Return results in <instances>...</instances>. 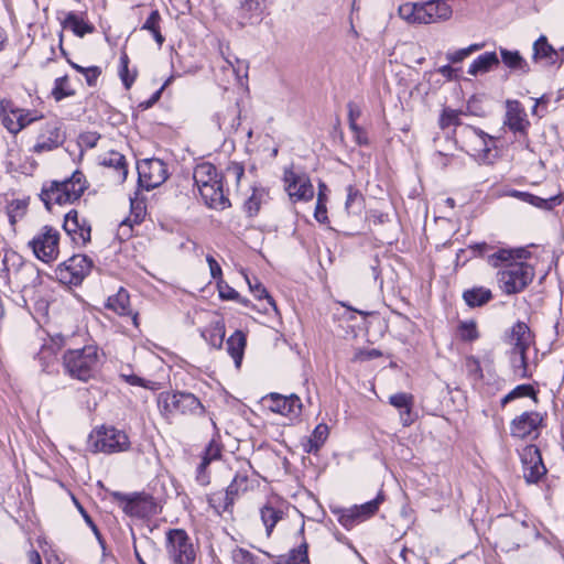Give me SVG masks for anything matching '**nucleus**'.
Segmentation results:
<instances>
[{
  "label": "nucleus",
  "mask_w": 564,
  "mask_h": 564,
  "mask_svg": "<svg viewBox=\"0 0 564 564\" xmlns=\"http://www.w3.org/2000/svg\"><path fill=\"white\" fill-rule=\"evenodd\" d=\"M232 564H261L259 557H257L250 551L236 546L231 551Z\"/></svg>",
  "instance_id": "45"
},
{
  "label": "nucleus",
  "mask_w": 564,
  "mask_h": 564,
  "mask_svg": "<svg viewBox=\"0 0 564 564\" xmlns=\"http://www.w3.org/2000/svg\"><path fill=\"white\" fill-rule=\"evenodd\" d=\"M101 70L98 66H91L85 68V73L83 75L85 76V79L89 86H95L98 77L100 76Z\"/></svg>",
  "instance_id": "64"
},
{
  "label": "nucleus",
  "mask_w": 564,
  "mask_h": 564,
  "mask_svg": "<svg viewBox=\"0 0 564 564\" xmlns=\"http://www.w3.org/2000/svg\"><path fill=\"white\" fill-rule=\"evenodd\" d=\"M223 456V446L220 443H218L216 440H212L203 452L202 455V462L197 467V475L196 479L197 481L205 486L209 484V477L206 474L207 467L210 463L219 460Z\"/></svg>",
  "instance_id": "22"
},
{
  "label": "nucleus",
  "mask_w": 564,
  "mask_h": 564,
  "mask_svg": "<svg viewBox=\"0 0 564 564\" xmlns=\"http://www.w3.org/2000/svg\"><path fill=\"white\" fill-rule=\"evenodd\" d=\"M485 46L484 43H475L469 45L468 47L457 50L455 52L446 53V59L449 63L457 64L463 62L466 57H468L471 53L481 50Z\"/></svg>",
  "instance_id": "44"
},
{
  "label": "nucleus",
  "mask_w": 564,
  "mask_h": 564,
  "mask_svg": "<svg viewBox=\"0 0 564 564\" xmlns=\"http://www.w3.org/2000/svg\"><path fill=\"white\" fill-rule=\"evenodd\" d=\"M285 189L296 200H310L314 196L313 185L305 174H296L292 169L284 171Z\"/></svg>",
  "instance_id": "18"
},
{
  "label": "nucleus",
  "mask_w": 564,
  "mask_h": 564,
  "mask_svg": "<svg viewBox=\"0 0 564 564\" xmlns=\"http://www.w3.org/2000/svg\"><path fill=\"white\" fill-rule=\"evenodd\" d=\"M0 117L4 128L12 134L19 133L40 118L31 110L17 107L10 99L0 101Z\"/></svg>",
  "instance_id": "10"
},
{
  "label": "nucleus",
  "mask_w": 564,
  "mask_h": 564,
  "mask_svg": "<svg viewBox=\"0 0 564 564\" xmlns=\"http://www.w3.org/2000/svg\"><path fill=\"white\" fill-rule=\"evenodd\" d=\"M314 216L318 223L324 224L327 220V209H326V204L323 200L322 192H319V194H318Z\"/></svg>",
  "instance_id": "63"
},
{
  "label": "nucleus",
  "mask_w": 564,
  "mask_h": 564,
  "mask_svg": "<svg viewBox=\"0 0 564 564\" xmlns=\"http://www.w3.org/2000/svg\"><path fill=\"white\" fill-rule=\"evenodd\" d=\"M248 475L246 473L238 471L230 485L227 487L229 494L237 496L239 491H245L248 487Z\"/></svg>",
  "instance_id": "56"
},
{
  "label": "nucleus",
  "mask_w": 564,
  "mask_h": 564,
  "mask_svg": "<svg viewBox=\"0 0 564 564\" xmlns=\"http://www.w3.org/2000/svg\"><path fill=\"white\" fill-rule=\"evenodd\" d=\"M139 185L147 189H153L163 184L167 178V169L160 159H144L138 163Z\"/></svg>",
  "instance_id": "13"
},
{
  "label": "nucleus",
  "mask_w": 564,
  "mask_h": 564,
  "mask_svg": "<svg viewBox=\"0 0 564 564\" xmlns=\"http://www.w3.org/2000/svg\"><path fill=\"white\" fill-rule=\"evenodd\" d=\"M499 53L503 65L510 70L520 72L521 74H528L530 72L528 62L519 51H510L505 47H500Z\"/></svg>",
  "instance_id": "30"
},
{
  "label": "nucleus",
  "mask_w": 564,
  "mask_h": 564,
  "mask_svg": "<svg viewBox=\"0 0 564 564\" xmlns=\"http://www.w3.org/2000/svg\"><path fill=\"white\" fill-rule=\"evenodd\" d=\"M347 108L349 128H356L357 119L361 116V108L354 101H349Z\"/></svg>",
  "instance_id": "62"
},
{
  "label": "nucleus",
  "mask_w": 564,
  "mask_h": 564,
  "mask_svg": "<svg viewBox=\"0 0 564 564\" xmlns=\"http://www.w3.org/2000/svg\"><path fill=\"white\" fill-rule=\"evenodd\" d=\"M100 362L99 350L95 345L68 349L63 355L65 372L73 379L86 382L94 378Z\"/></svg>",
  "instance_id": "4"
},
{
  "label": "nucleus",
  "mask_w": 564,
  "mask_h": 564,
  "mask_svg": "<svg viewBox=\"0 0 564 564\" xmlns=\"http://www.w3.org/2000/svg\"><path fill=\"white\" fill-rule=\"evenodd\" d=\"M389 403L399 410L400 421L403 426H410L415 415L412 412L414 405V397L410 393L399 392L390 395Z\"/></svg>",
  "instance_id": "23"
},
{
  "label": "nucleus",
  "mask_w": 564,
  "mask_h": 564,
  "mask_svg": "<svg viewBox=\"0 0 564 564\" xmlns=\"http://www.w3.org/2000/svg\"><path fill=\"white\" fill-rule=\"evenodd\" d=\"M263 196H264L263 191H257V189L253 191L252 195L246 202V208L250 215H254L259 212Z\"/></svg>",
  "instance_id": "57"
},
{
  "label": "nucleus",
  "mask_w": 564,
  "mask_h": 564,
  "mask_svg": "<svg viewBox=\"0 0 564 564\" xmlns=\"http://www.w3.org/2000/svg\"><path fill=\"white\" fill-rule=\"evenodd\" d=\"M246 280H247V283L249 285V289L251 291V293L259 300L261 299H267L268 300V303L275 307V303L273 301V299L269 295V293L267 292L265 288L257 280V279H253L250 280L248 276H246Z\"/></svg>",
  "instance_id": "54"
},
{
  "label": "nucleus",
  "mask_w": 564,
  "mask_h": 564,
  "mask_svg": "<svg viewBox=\"0 0 564 564\" xmlns=\"http://www.w3.org/2000/svg\"><path fill=\"white\" fill-rule=\"evenodd\" d=\"M225 337V325L221 322H216L213 327V334L210 335L209 343L214 347H221Z\"/></svg>",
  "instance_id": "60"
},
{
  "label": "nucleus",
  "mask_w": 564,
  "mask_h": 564,
  "mask_svg": "<svg viewBox=\"0 0 564 564\" xmlns=\"http://www.w3.org/2000/svg\"><path fill=\"white\" fill-rule=\"evenodd\" d=\"M364 196L358 188L354 185H349L347 187V198L345 203V208L348 214L357 215L364 208Z\"/></svg>",
  "instance_id": "41"
},
{
  "label": "nucleus",
  "mask_w": 564,
  "mask_h": 564,
  "mask_svg": "<svg viewBox=\"0 0 564 564\" xmlns=\"http://www.w3.org/2000/svg\"><path fill=\"white\" fill-rule=\"evenodd\" d=\"M120 377L129 384L131 386H140L145 389L153 390L155 389V383L149 380H145L137 375L130 373H121Z\"/></svg>",
  "instance_id": "59"
},
{
  "label": "nucleus",
  "mask_w": 564,
  "mask_h": 564,
  "mask_svg": "<svg viewBox=\"0 0 564 564\" xmlns=\"http://www.w3.org/2000/svg\"><path fill=\"white\" fill-rule=\"evenodd\" d=\"M382 499L380 496H378L376 499H372L368 502H365L359 506H354V509L358 510V518L360 522L369 519L372 517L379 509V505L381 503Z\"/></svg>",
  "instance_id": "46"
},
{
  "label": "nucleus",
  "mask_w": 564,
  "mask_h": 564,
  "mask_svg": "<svg viewBox=\"0 0 564 564\" xmlns=\"http://www.w3.org/2000/svg\"><path fill=\"white\" fill-rule=\"evenodd\" d=\"M260 516L262 523L265 527L267 535L270 536L275 524L283 518V512L271 506H264L260 510Z\"/></svg>",
  "instance_id": "40"
},
{
  "label": "nucleus",
  "mask_w": 564,
  "mask_h": 564,
  "mask_svg": "<svg viewBox=\"0 0 564 564\" xmlns=\"http://www.w3.org/2000/svg\"><path fill=\"white\" fill-rule=\"evenodd\" d=\"M236 496L234 494H229V490L226 488L224 491H217L208 496L207 501L209 507L217 513L221 514L226 511H229L234 505Z\"/></svg>",
  "instance_id": "33"
},
{
  "label": "nucleus",
  "mask_w": 564,
  "mask_h": 564,
  "mask_svg": "<svg viewBox=\"0 0 564 564\" xmlns=\"http://www.w3.org/2000/svg\"><path fill=\"white\" fill-rule=\"evenodd\" d=\"M459 336L463 340L473 341L479 337L477 325L474 321L460 322L458 326Z\"/></svg>",
  "instance_id": "51"
},
{
  "label": "nucleus",
  "mask_w": 564,
  "mask_h": 564,
  "mask_svg": "<svg viewBox=\"0 0 564 564\" xmlns=\"http://www.w3.org/2000/svg\"><path fill=\"white\" fill-rule=\"evenodd\" d=\"M58 230L51 226H44L33 239L30 240L29 246L39 260L50 263L56 260L58 256Z\"/></svg>",
  "instance_id": "9"
},
{
  "label": "nucleus",
  "mask_w": 564,
  "mask_h": 564,
  "mask_svg": "<svg viewBox=\"0 0 564 564\" xmlns=\"http://www.w3.org/2000/svg\"><path fill=\"white\" fill-rule=\"evenodd\" d=\"M63 228L77 246H86L90 241V223L75 209L65 215Z\"/></svg>",
  "instance_id": "17"
},
{
  "label": "nucleus",
  "mask_w": 564,
  "mask_h": 564,
  "mask_svg": "<svg viewBox=\"0 0 564 564\" xmlns=\"http://www.w3.org/2000/svg\"><path fill=\"white\" fill-rule=\"evenodd\" d=\"M500 59L496 52H486L479 55L469 65L467 73L470 76H477L478 74H486L491 69L498 67Z\"/></svg>",
  "instance_id": "29"
},
{
  "label": "nucleus",
  "mask_w": 564,
  "mask_h": 564,
  "mask_svg": "<svg viewBox=\"0 0 564 564\" xmlns=\"http://www.w3.org/2000/svg\"><path fill=\"white\" fill-rule=\"evenodd\" d=\"M269 409L285 416H297L301 413L302 403L297 395L284 397L272 393L269 398Z\"/></svg>",
  "instance_id": "20"
},
{
  "label": "nucleus",
  "mask_w": 564,
  "mask_h": 564,
  "mask_svg": "<svg viewBox=\"0 0 564 564\" xmlns=\"http://www.w3.org/2000/svg\"><path fill=\"white\" fill-rule=\"evenodd\" d=\"M563 200V194L558 191L556 193L547 195L546 197H540L538 195H534L531 205L539 209L550 212L554 207L561 205Z\"/></svg>",
  "instance_id": "42"
},
{
  "label": "nucleus",
  "mask_w": 564,
  "mask_h": 564,
  "mask_svg": "<svg viewBox=\"0 0 564 564\" xmlns=\"http://www.w3.org/2000/svg\"><path fill=\"white\" fill-rule=\"evenodd\" d=\"M338 522L346 529H350L354 525L360 523L358 518V510L351 508L343 509L339 511Z\"/></svg>",
  "instance_id": "53"
},
{
  "label": "nucleus",
  "mask_w": 564,
  "mask_h": 564,
  "mask_svg": "<svg viewBox=\"0 0 564 564\" xmlns=\"http://www.w3.org/2000/svg\"><path fill=\"white\" fill-rule=\"evenodd\" d=\"M533 341L532 333L529 326L523 322L516 323L510 333V343L514 351H527Z\"/></svg>",
  "instance_id": "25"
},
{
  "label": "nucleus",
  "mask_w": 564,
  "mask_h": 564,
  "mask_svg": "<svg viewBox=\"0 0 564 564\" xmlns=\"http://www.w3.org/2000/svg\"><path fill=\"white\" fill-rule=\"evenodd\" d=\"M307 543L303 542L286 554L279 555L274 564H311L307 555Z\"/></svg>",
  "instance_id": "34"
},
{
  "label": "nucleus",
  "mask_w": 564,
  "mask_h": 564,
  "mask_svg": "<svg viewBox=\"0 0 564 564\" xmlns=\"http://www.w3.org/2000/svg\"><path fill=\"white\" fill-rule=\"evenodd\" d=\"M93 262L84 254H75L56 269L58 280L64 284L78 285L90 272Z\"/></svg>",
  "instance_id": "12"
},
{
  "label": "nucleus",
  "mask_w": 564,
  "mask_h": 564,
  "mask_svg": "<svg viewBox=\"0 0 564 564\" xmlns=\"http://www.w3.org/2000/svg\"><path fill=\"white\" fill-rule=\"evenodd\" d=\"M64 29H69L76 36L84 37L95 31V26L75 12H68L65 19L61 22Z\"/></svg>",
  "instance_id": "31"
},
{
  "label": "nucleus",
  "mask_w": 564,
  "mask_h": 564,
  "mask_svg": "<svg viewBox=\"0 0 564 564\" xmlns=\"http://www.w3.org/2000/svg\"><path fill=\"white\" fill-rule=\"evenodd\" d=\"M63 123L58 119L46 121L39 132L32 151L34 153L48 152L61 147L65 141V133L62 130Z\"/></svg>",
  "instance_id": "14"
},
{
  "label": "nucleus",
  "mask_w": 564,
  "mask_h": 564,
  "mask_svg": "<svg viewBox=\"0 0 564 564\" xmlns=\"http://www.w3.org/2000/svg\"><path fill=\"white\" fill-rule=\"evenodd\" d=\"M533 59H545L549 64L553 65L557 62L558 54L549 44L546 36L541 35L533 44Z\"/></svg>",
  "instance_id": "32"
},
{
  "label": "nucleus",
  "mask_w": 564,
  "mask_h": 564,
  "mask_svg": "<svg viewBox=\"0 0 564 564\" xmlns=\"http://www.w3.org/2000/svg\"><path fill=\"white\" fill-rule=\"evenodd\" d=\"M522 397H533L535 399V391L530 384H520L517 386L513 390H511L507 395L501 400V404L506 405L510 401L522 398Z\"/></svg>",
  "instance_id": "48"
},
{
  "label": "nucleus",
  "mask_w": 564,
  "mask_h": 564,
  "mask_svg": "<svg viewBox=\"0 0 564 564\" xmlns=\"http://www.w3.org/2000/svg\"><path fill=\"white\" fill-rule=\"evenodd\" d=\"M56 101H59L66 97L73 96L74 90L68 87L67 76L58 77L55 79L54 88L52 91Z\"/></svg>",
  "instance_id": "49"
},
{
  "label": "nucleus",
  "mask_w": 564,
  "mask_h": 564,
  "mask_svg": "<svg viewBox=\"0 0 564 564\" xmlns=\"http://www.w3.org/2000/svg\"><path fill=\"white\" fill-rule=\"evenodd\" d=\"M542 422L543 416L539 412H523L511 421L510 434L521 440L531 437L533 434L536 436Z\"/></svg>",
  "instance_id": "19"
},
{
  "label": "nucleus",
  "mask_w": 564,
  "mask_h": 564,
  "mask_svg": "<svg viewBox=\"0 0 564 564\" xmlns=\"http://www.w3.org/2000/svg\"><path fill=\"white\" fill-rule=\"evenodd\" d=\"M158 408L165 420H171L176 413L182 415H203L205 406L191 392L164 391L158 395Z\"/></svg>",
  "instance_id": "6"
},
{
  "label": "nucleus",
  "mask_w": 564,
  "mask_h": 564,
  "mask_svg": "<svg viewBox=\"0 0 564 564\" xmlns=\"http://www.w3.org/2000/svg\"><path fill=\"white\" fill-rule=\"evenodd\" d=\"M193 178L205 204L215 209H225L230 206L225 196L221 178L215 165L209 162L197 164L193 172Z\"/></svg>",
  "instance_id": "2"
},
{
  "label": "nucleus",
  "mask_w": 564,
  "mask_h": 564,
  "mask_svg": "<svg viewBox=\"0 0 564 564\" xmlns=\"http://www.w3.org/2000/svg\"><path fill=\"white\" fill-rule=\"evenodd\" d=\"M464 366H465L467 375L473 380L478 381V380L482 379V369H481L479 360L476 357H474V356L466 357Z\"/></svg>",
  "instance_id": "55"
},
{
  "label": "nucleus",
  "mask_w": 564,
  "mask_h": 564,
  "mask_svg": "<svg viewBox=\"0 0 564 564\" xmlns=\"http://www.w3.org/2000/svg\"><path fill=\"white\" fill-rule=\"evenodd\" d=\"M329 434L328 426L319 423L315 426L307 442L304 444L306 453H316L324 445Z\"/></svg>",
  "instance_id": "36"
},
{
  "label": "nucleus",
  "mask_w": 564,
  "mask_h": 564,
  "mask_svg": "<svg viewBox=\"0 0 564 564\" xmlns=\"http://www.w3.org/2000/svg\"><path fill=\"white\" fill-rule=\"evenodd\" d=\"M213 120L219 130H223L227 133L236 131L240 124L238 110L236 107H227L217 111L214 115Z\"/></svg>",
  "instance_id": "27"
},
{
  "label": "nucleus",
  "mask_w": 564,
  "mask_h": 564,
  "mask_svg": "<svg viewBox=\"0 0 564 564\" xmlns=\"http://www.w3.org/2000/svg\"><path fill=\"white\" fill-rule=\"evenodd\" d=\"M111 497L119 503L123 512L130 517L147 518L155 512V505L152 498L144 494L111 492Z\"/></svg>",
  "instance_id": "11"
},
{
  "label": "nucleus",
  "mask_w": 564,
  "mask_h": 564,
  "mask_svg": "<svg viewBox=\"0 0 564 564\" xmlns=\"http://www.w3.org/2000/svg\"><path fill=\"white\" fill-rule=\"evenodd\" d=\"M166 554L173 564H193L196 550L192 539L183 529H171L166 532Z\"/></svg>",
  "instance_id": "8"
},
{
  "label": "nucleus",
  "mask_w": 564,
  "mask_h": 564,
  "mask_svg": "<svg viewBox=\"0 0 564 564\" xmlns=\"http://www.w3.org/2000/svg\"><path fill=\"white\" fill-rule=\"evenodd\" d=\"M99 164L113 169L118 173V180L123 182L128 175L127 161L123 154L118 151H108L98 158Z\"/></svg>",
  "instance_id": "26"
},
{
  "label": "nucleus",
  "mask_w": 564,
  "mask_h": 564,
  "mask_svg": "<svg viewBox=\"0 0 564 564\" xmlns=\"http://www.w3.org/2000/svg\"><path fill=\"white\" fill-rule=\"evenodd\" d=\"M106 307L108 310L113 311L118 315L131 316L133 325L138 326V314H132V311L130 308L129 293L123 288H120L116 294L108 297L106 302Z\"/></svg>",
  "instance_id": "24"
},
{
  "label": "nucleus",
  "mask_w": 564,
  "mask_h": 564,
  "mask_svg": "<svg viewBox=\"0 0 564 564\" xmlns=\"http://www.w3.org/2000/svg\"><path fill=\"white\" fill-rule=\"evenodd\" d=\"M240 11L242 12L243 20H251L254 15L258 17L261 11V1L259 0H241Z\"/></svg>",
  "instance_id": "52"
},
{
  "label": "nucleus",
  "mask_w": 564,
  "mask_h": 564,
  "mask_svg": "<svg viewBox=\"0 0 564 564\" xmlns=\"http://www.w3.org/2000/svg\"><path fill=\"white\" fill-rule=\"evenodd\" d=\"M399 17L410 24H432L451 19L453 10L445 0L404 2L399 6Z\"/></svg>",
  "instance_id": "3"
},
{
  "label": "nucleus",
  "mask_w": 564,
  "mask_h": 564,
  "mask_svg": "<svg viewBox=\"0 0 564 564\" xmlns=\"http://www.w3.org/2000/svg\"><path fill=\"white\" fill-rule=\"evenodd\" d=\"M511 365L513 369V373L518 378H527L528 375V367H527V351H511Z\"/></svg>",
  "instance_id": "43"
},
{
  "label": "nucleus",
  "mask_w": 564,
  "mask_h": 564,
  "mask_svg": "<svg viewBox=\"0 0 564 564\" xmlns=\"http://www.w3.org/2000/svg\"><path fill=\"white\" fill-rule=\"evenodd\" d=\"M128 64H129L128 56L126 54H123L120 57L119 74H120L121 80L127 89H129L134 82V76H130V74H129Z\"/></svg>",
  "instance_id": "58"
},
{
  "label": "nucleus",
  "mask_w": 564,
  "mask_h": 564,
  "mask_svg": "<svg viewBox=\"0 0 564 564\" xmlns=\"http://www.w3.org/2000/svg\"><path fill=\"white\" fill-rule=\"evenodd\" d=\"M525 249L508 250L500 249L488 259L495 268H500L497 272V281L501 291L507 294H517L522 292L533 280L534 269L522 259L528 257Z\"/></svg>",
  "instance_id": "1"
},
{
  "label": "nucleus",
  "mask_w": 564,
  "mask_h": 564,
  "mask_svg": "<svg viewBox=\"0 0 564 564\" xmlns=\"http://www.w3.org/2000/svg\"><path fill=\"white\" fill-rule=\"evenodd\" d=\"M217 285L220 299L237 301L243 305L248 304L249 301L247 299L241 297L234 288L229 286L224 281H219Z\"/></svg>",
  "instance_id": "50"
},
{
  "label": "nucleus",
  "mask_w": 564,
  "mask_h": 564,
  "mask_svg": "<svg viewBox=\"0 0 564 564\" xmlns=\"http://www.w3.org/2000/svg\"><path fill=\"white\" fill-rule=\"evenodd\" d=\"M88 183L80 171H75L70 177L64 181H52L42 188L41 198L47 209L52 204H72L87 189Z\"/></svg>",
  "instance_id": "5"
},
{
  "label": "nucleus",
  "mask_w": 564,
  "mask_h": 564,
  "mask_svg": "<svg viewBox=\"0 0 564 564\" xmlns=\"http://www.w3.org/2000/svg\"><path fill=\"white\" fill-rule=\"evenodd\" d=\"M464 134L466 139L465 145L468 149L467 151L474 158L487 161L494 144L492 138L484 131L473 127H466L464 129Z\"/></svg>",
  "instance_id": "16"
},
{
  "label": "nucleus",
  "mask_w": 564,
  "mask_h": 564,
  "mask_svg": "<svg viewBox=\"0 0 564 564\" xmlns=\"http://www.w3.org/2000/svg\"><path fill=\"white\" fill-rule=\"evenodd\" d=\"M246 347V336L241 330H236L227 339V351L235 360L237 367L240 366Z\"/></svg>",
  "instance_id": "35"
},
{
  "label": "nucleus",
  "mask_w": 564,
  "mask_h": 564,
  "mask_svg": "<svg viewBox=\"0 0 564 564\" xmlns=\"http://www.w3.org/2000/svg\"><path fill=\"white\" fill-rule=\"evenodd\" d=\"M492 297L491 291L484 286L473 288L463 293V299L469 307L482 306Z\"/></svg>",
  "instance_id": "37"
},
{
  "label": "nucleus",
  "mask_w": 564,
  "mask_h": 564,
  "mask_svg": "<svg viewBox=\"0 0 564 564\" xmlns=\"http://www.w3.org/2000/svg\"><path fill=\"white\" fill-rule=\"evenodd\" d=\"M245 169L239 163H230L225 172L226 178H232L236 184H239L241 177L243 176Z\"/></svg>",
  "instance_id": "61"
},
{
  "label": "nucleus",
  "mask_w": 564,
  "mask_h": 564,
  "mask_svg": "<svg viewBox=\"0 0 564 564\" xmlns=\"http://www.w3.org/2000/svg\"><path fill=\"white\" fill-rule=\"evenodd\" d=\"M524 530V523H517L514 521H510V523L506 527L505 532H502L501 534V547L506 551L517 550L522 542L520 533Z\"/></svg>",
  "instance_id": "28"
},
{
  "label": "nucleus",
  "mask_w": 564,
  "mask_h": 564,
  "mask_svg": "<svg viewBox=\"0 0 564 564\" xmlns=\"http://www.w3.org/2000/svg\"><path fill=\"white\" fill-rule=\"evenodd\" d=\"M463 115L462 111L445 108L441 115L440 118V127L442 129L449 128L452 126L457 127L462 124L460 116Z\"/></svg>",
  "instance_id": "47"
},
{
  "label": "nucleus",
  "mask_w": 564,
  "mask_h": 564,
  "mask_svg": "<svg viewBox=\"0 0 564 564\" xmlns=\"http://www.w3.org/2000/svg\"><path fill=\"white\" fill-rule=\"evenodd\" d=\"M161 20L162 18L160 12L158 10H153L145 20V22L143 23V25L141 26V30L149 31L152 34L153 39L155 40L160 47L163 45L165 41L164 36L161 33Z\"/></svg>",
  "instance_id": "38"
},
{
  "label": "nucleus",
  "mask_w": 564,
  "mask_h": 564,
  "mask_svg": "<svg viewBox=\"0 0 564 564\" xmlns=\"http://www.w3.org/2000/svg\"><path fill=\"white\" fill-rule=\"evenodd\" d=\"M26 210L28 203L24 199H13L8 204L7 215L13 231H15V225L26 215Z\"/></svg>",
  "instance_id": "39"
},
{
  "label": "nucleus",
  "mask_w": 564,
  "mask_h": 564,
  "mask_svg": "<svg viewBox=\"0 0 564 564\" xmlns=\"http://www.w3.org/2000/svg\"><path fill=\"white\" fill-rule=\"evenodd\" d=\"M87 445L93 453L112 454L127 451L130 441L123 431L112 426H101L89 434Z\"/></svg>",
  "instance_id": "7"
},
{
  "label": "nucleus",
  "mask_w": 564,
  "mask_h": 564,
  "mask_svg": "<svg viewBox=\"0 0 564 564\" xmlns=\"http://www.w3.org/2000/svg\"><path fill=\"white\" fill-rule=\"evenodd\" d=\"M520 457L523 478L528 484H538L546 474L540 449L535 445H527Z\"/></svg>",
  "instance_id": "15"
},
{
  "label": "nucleus",
  "mask_w": 564,
  "mask_h": 564,
  "mask_svg": "<svg viewBox=\"0 0 564 564\" xmlns=\"http://www.w3.org/2000/svg\"><path fill=\"white\" fill-rule=\"evenodd\" d=\"M505 124L513 132L525 133L530 126L527 113L518 100L507 101Z\"/></svg>",
  "instance_id": "21"
}]
</instances>
